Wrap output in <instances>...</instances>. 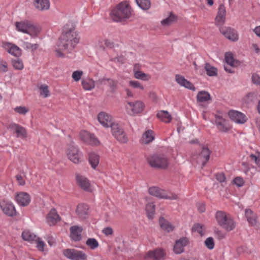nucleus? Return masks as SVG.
<instances>
[{"label":"nucleus","instance_id":"f257e3e1","mask_svg":"<svg viewBox=\"0 0 260 260\" xmlns=\"http://www.w3.org/2000/svg\"><path fill=\"white\" fill-rule=\"evenodd\" d=\"M80 38L72 25L66 24L63 27L62 33L57 42L58 49L56 50V55L64 57L61 51L71 53L79 42Z\"/></svg>","mask_w":260,"mask_h":260},{"label":"nucleus","instance_id":"f03ea898","mask_svg":"<svg viewBox=\"0 0 260 260\" xmlns=\"http://www.w3.org/2000/svg\"><path fill=\"white\" fill-rule=\"evenodd\" d=\"M132 15L131 9L126 2L119 3L110 13L113 21L120 22L129 18Z\"/></svg>","mask_w":260,"mask_h":260},{"label":"nucleus","instance_id":"7ed1b4c3","mask_svg":"<svg viewBox=\"0 0 260 260\" xmlns=\"http://www.w3.org/2000/svg\"><path fill=\"white\" fill-rule=\"evenodd\" d=\"M147 161L151 167L157 169H166L169 165V158L161 153H156L149 156Z\"/></svg>","mask_w":260,"mask_h":260},{"label":"nucleus","instance_id":"20e7f679","mask_svg":"<svg viewBox=\"0 0 260 260\" xmlns=\"http://www.w3.org/2000/svg\"><path fill=\"white\" fill-rule=\"evenodd\" d=\"M215 218L218 224L226 231H231L235 228L236 223L233 219L225 212L217 211L215 214Z\"/></svg>","mask_w":260,"mask_h":260},{"label":"nucleus","instance_id":"39448f33","mask_svg":"<svg viewBox=\"0 0 260 260\" xmlns=\"http://www.w3.org/2000/svg\"><path fill=\"white\" fill-rule=\"evenodd\" d=\"M145 107V105L143 102L137 100L135 102H127L125 109L129 115L134 116L142 113Z\"/></svg>","mask_w":260,"mask_h":260},{"label":"nucleus","instance_id":"423d86ee","mask_svg":"<svg viewBox=\"0 0 260 260\" xmlns=\"http://www.w3.org/2000/svg\"><path fill=\"white\" fill-rule=\"evenodd\" d=\"M149 193L155 197L169 200H176L177 199V196L175 194L170 193L167 194L166 191L156 186H152L149 188Z\"/></svg>","mask_w":260,"mask_h":260},{"label":"nucleus","instance_id":"0eeeda50","mask_svg":"<svg viewBox=\"0 0 260 260\" xmlns=\"http://www.w3.org/2000/svg\"><path fill=\"white\" fill-rule=\"evenodd\" d=\"M211 151L208 147H203L201 152L198 154H194L192 159L196 160L197 163L202 164V167H205L210 158Z\"/></svg>","mask_w":260,"mask_h":260},{"label":"nucleus","instance_id":"6e6552de","mask_svg":"<svg viewBox=\"0 0 260 260\" xmlns=\"http://www.w3.org/2000/svg\"><path fill=\"white\" fill-rule=\"evenodd\" d=\"M69 159L75 164H78L82 160L81 153L79 149L74 146H70L67 151Z\"/></svg>","mask_w":260,"mask_h":260},{"label":"nucleus","instance_id":"1a4fd4ad","mask_svg":"<svg viewBox=\"0 0 260 260\" xmlns=\"http://www.w3.org/2000/svg\"><path fill=\"white\" fill-rule=\"evenodd\" d=\"M80 139L85 143L91 145H97L100 142L95 136L88 132L83 130L80 133Z\"/></svg>","mask_w":260,"mask_h":260},{"label":"nucleus","instance_id":"9d476101","mask_svg":"<svg viewBox=\"0 0 260 260\" xmlns=\"http://www.w3.org/2000/svg\"><path fill=\"white\" fill-rule=\"evenodd\" d=\"M220 32L227 39L234 42L238 40L237 31L230 27L221 26L219 28Z\"/></svg>","mask_w":260,"mask_h":260},{"label":"nucleus","instance_id":"9b49d317","mask_svg":"<svg viewBox=\"0 0 260 260\" xmlns=\"http://www.w3.org/2000/svg\"><path fill=\"white\" fill-rule=\"evenodd\" d=\"M215 124L219 131L222 133L228 132L231 128L228 121L220 115L215 116Z\"/></svg>","mask_w":260,"mask_h":260},{"label":"nucleus","instance_id":"f8f14e48","mask_svg":"<svg viewBox=\"0 0 260 260\" xmlns=\"http://www.w3.org/2000/svg\"><path fill=\"white\" fill-rule=\"evenodd\" d=\"M165 251L161 248H156L153 250L148 251L145 255V259H151L152 260H161L165 256Z\"/></svg>","mask_w":260,"mask_h":260},{"label":"nucleus","instance_id":"ddd939ff","mask_svg":"<svg viewBox=\"0 0 260 260\" xmlns=\"http://www.w3.org/2000/svg\"><path fill=\"white\" fill-rule=\"evenodd\" d=\"M63 254L66 257L71 260H79V259H83L86 253L75 249H67L64 250Z\"/></svg>","mask_w":260,"mask_h":260},{"label":"nucleus","instance_id":"4468645a","mask_svg":"<svg viewBox=\"0 0 260 260\" xmlns=\"http://www.w3.org/2000/svg\"><path fill=\"white\" fill-rule=\"evenodd\" d=\"M226 10L223 4H220L218 9V12L215 18L214 22L216 25L221 27L225 21Z\"/></svg>","mask_w":260,"mask_h":260},{"label":"nucleus","instance_id":"2eb2a0df","mask_svg":"<svg viewBox=\"0 0 260 260\" xmlns=\"http://www.w3.org/2000/svg\"><path fill=\"white\" fill-rule=\"evenodd\" d=\"M228 114L230 119L237 123L243 124L247 121L245 115L238 111L230 110Z\"/></svg>","mask_w":260,"mask_h":260},{"label":"nucleus","instance_id":"dca6fc26","mask_svg":"<svg viewBox=\"0 0 260 260\" xmlns=\"http://www.w3.org/2000/svg\"><path fill=\"white\" fill-rule=\"evenodd\" d=\"M0 207L3 212L9 216H13L16 214L15 208L11 202L1 201H0Z\"/></svg>","mask_w":260,"mask_h":260},{"label":"nucleus","instance_id":"f3484780","mask_svg":"<svg viewBox=\"0 0 260 260\" xmlns=\"http://www.w3.org/2000/svg\"><path fill=\"white\" fill-rule=\"evenodd\" d=\"M189 240L186 237H182L176 240L173 250L176 254H181L184 251V248L187 245Z\"/></svg>","mask_w":260,"mask_h":260},{"label":"nucleus","instance_id":"a211bd4d","mask_svg":"<svg viewBox=\"0 0 260 260\" xmlns=\"http://www.w3.org/2000/svg\"><path fill=\"white\" fill-rule=\"evenodd\" d=\"M70 238L72 241L79 242L82 239L83 228L81 226L73 225L70 228Z\"/></svg>","mask_w":260,"mask_h":260},{"label":"nucleus","instance_id":"6ab92c4d","mask_svg":"<svg viewBox=\"0 0 260 260\" xmlns=\"http://www.w3.org/2000/svg\"><path fill=\"white\" fill-rule=\"evenodd\" d=\"M15 200L19 205L25 207L30 203V197L27 192H20L16 194Z\"/></svg>","mask_w":260,"mask_h":260},{"label":"nucleus","instance_id":"aec40b11","mask_svg":"<svg viewBox=\"0 0 260 260\" xmlns=\"http://www.w3.org/2000/svg\"><path fill=\"white\" fill-rule=\"evenodd\" d=\"M98 119L99 122L105 127H109L114 123L112 116L104 112L99 114Z\"/></svg>","mask_w":260,"mask_h":260},{"label":"nucleus","instance_id":"412c9836","mask_svg":"<svg viewBox=\"0 0 260 260\" xmlns=\"http://www.w3.org/2000/svg\"><path fill=\"white\" fill-rule=\"evenodd\" d=\"M3 47L13 56H19L21 55V49L15 44L9 42H4L3 44Z\"/></svg>","mask_w":260,"mask_h":260},{"label":"nucleus","instance_id":"4be33fe9","mask_svg":"<svg viewBox=\"0 0 260 260\" xmlns=\"http://www.w3.org/2000/svg\"><path fill=\"white\" fill-rule=\"evenodd\" d=\"M77 184L85 191H90V183L88 179L85 176L77 174L76 175Z\"/></svg>","mask_w":260,"mask_h":260},{"label":"nucleus","instance_id":"5701e85b","mask_svg":"<svg viewBox=\"0 0 260 260\" xmlns=\"http://www.w3.org/2000/svg\"><path fill=\"white\" fill-rule=\"evenodd\" d=\"M76 213L80 219H86L89 214V207L84 204H79L76 209Z\"/></svg>","mask_w":260,"mask_h":260},{"label":"nucleus","instance_id":"b1692460","mask_svg":"<svg viewBox=\"0 0 260 260\" xmlns=\"http://www.w3.org/2000/svg\"><path fill=\"white\" fill-rule=\"evenodd\" d=\"M47 222L50 225L55 224L60 220V218L54 208L51 209L46 218Z\"/></svg>","mask_w":260,"mask_h":260},{"label":"nucleus","instance_id":"393cba45","mask_svg":"<svg viewBox=\"0 0 260 260\" xmlns=\"http://www.w3.org/2000/svg\"><path fill=\"white\" fill-rule=\"evenodd\" d=\"M34 6L40 11H44L49 9L50 3L49 0H34Z\"/></svg>","mask_w":260,"mask_h":260},{"label":"nucleus","instance_id":"a878e982","mask_svg":"<svg viewBox=\"0 0 260 260\" xmlns=\"http://www.w3.org/2000/svg\"><path fill=\"white\" fill-rule=\"evenodd\" d=\"M10 127L15 131L18 138L24 139L27 137V132L25 128L21 125L16 123H12L10 125Z\"/></svg>","mask_w":260,"mask_h":260},{"label":"nucleus","instance_id":"bb28decb","mask_svg":"<svg viewBox=\"0 0 260 260\" xmlns=\"http://www.w3.org/2000/svg\"><path fill=\"white\" fill-rule=\"evenodd\" d=\"M145 210L148 218L150 219H153L155 211L154 203L152 201L148 202L146 205Z\"/></svg>","mask_w":260,"mask_h":260},{"label":"nucleus","instance_id":"cd10ccee","mask_svg":"<svg viewBox=\"0 0 260 260\" xmlns=\"http://www.w3.org/2000/svg\"><path fill=\"white\" fill-rule=\"evenodd\" d=\"M154 140V132L150 129L146 131L142 137V143L143 144H148L152 142Z\"/></svg>","mask_w":260,"mask_h":260},{"label":"nucleus","instance_id":"c85d7f7f","mask_svg":"<svg viewBox=\"0 0 260 260\" xmlns=\"http://www.w3.org/2000/svg\"><path fill=\"white\" fill-rule=\"evenodd\" d=\"M82 85L84 90H91L94 88L96 83L93 79L87 78L82 80Z\"/></svg>","mask_w":260,"mask_h":260},{"label":"nucleus","instance_id":"c756f323","mask_svg":"<svg viewBox=\"0 0 260 260\" xmlns=\"http://www.w3.org/2000/svg\"><path fill=\"white\" fill-rule=\"evenodd\" d=\"M245 216L249 224L254 225L256 223V215L250 209H247L245 211Z\"/></svg>","mask_w":260,"mask_h":260},{"label":"nucleus","instance_id":"7c9ffc66","mask_svg":"<svg viewBox=\"0 0 260 260\" xmlns=\"http://www.w3.org/2000/svg\"><path fill=\"white\" fill-rule=\"evenodd\" d=\"M40 30L41 28L39 26L34 25L29 21V25H28L26 31L27 34L32 37H36L40 33Z\"/></svg>","mask_w":260,"mask_h":260},{"label":"nucleus","instance_id":"2f4dec72","mask_svg":"<svg viewBox=\"0 0 260 260\" xmlns=\"http://www.w3.org/2000/svg\"><path fill=\"white\" fill-rule=\"evenodd\" d=\"M197 99L198 102L204 103L211 99L210 94L207 91L202 90L199 91L197 95Z\"/></svg>","mask_w":260,"mask_h":260},{"label":"nucleus","instance_id":"473e14b6","mask_svg":"<svg viewBox=\"0 0 260 260\" xmlns=\"http://www.w3.org/2000/svg\"><path fill=\"white\" fill-rule=\"evenodd\" d=\"M100 156L94 152L89 154V162L92 168L95 169L99 164Z\"/></svg>","mask_w":260,"mask_h":260},{"label":"nucleus","instance_id":"72a5a7b5","mask_svg":"<svg viewBox=\"0 0 260 260\" xmlns=\"http://www.w3.org/2000/svg\"><path fill=\"white\" fill-rule=\"evenodd\" d=\"M157 117L158 119L166 123H169L172 120L171 116L167 111L161 110L159 111L157 113Z\"/></svg>","mask_w":260,"mask_h":260},{"label":"nucleus","instance_id":"f704fd0d","mask_svg":"<svg viewBox=\"0 0 260 260\" xmlns=\"http://www.w3.org/2000/svg\"><path fill=\"white\" fill-rule=\"evenodd\" d=\"M134 76L135 78L143 81H148L150 79V75L141 71L136 70L135 68L134 69Z\"/></svg>","mask_w":260,"mask_h":260},{"label":"nucleus","instance_id":"c9c22d12","mask_svg":"<svg viewBox=\"0 0 260 260\" xmlns=\"http://www.w3.org/2000/svg\"><path fill=\"white\" fill-rule=\"evenodd\" d=\"M28 25H29L28 21L17 22L15 24L17 30L25 34H26Z\"/></svg>","mask_w":260,"mask_h":260},{"label":"nucleus","instance_id":"e433bc0d","mask_svg":"<svg viewBox=\"0 0 260 260\" xmlns=\"http://www.w3.org/2000/svg\"><path fill=\"white\" fill-rule=\"evenodd\" d=\"M159 224L162 228L165 231H166L168 232H170L172 231H173L174 228L171 225V224L168 222V221L166 220L163 217H160L159 218Z\"/></svg>","mask_w":260,"mask_h":260},{"label":"nucleus","instance_id":"4c0bfd02","mask_svg":"<svg viewBox=\"0 0 260 260\" xmlns=\"http://www.w3.org/2000/svg\"><path fill=\"white\" fill-rule=\"evenodd\" d=\"M205 69L208 76L210 77L216 76L217 75V70L208 63L205 65Z\"/></svg>","mask_w":260,"mask_h":260},{"label":"nucleus","instance_id":"58836bf2","mask_svg":"<svg viewBox=\"0 0 260 260\" xmlns=\"http://www.w3.org/2000/svg\"><path fill=\"white\" fill-rule=\"evenodd\" d=\"M21 47L26 50L33 52L38 49L39 45L38 44H31L28 42L23 41Z\"/></svg>","mask_w":260,"mask_h":260},{"label":"nucleus","instance_id":"ea45409f","mask_svg":"<svg viewBox=\"0 0 260 260\" xmlns=\"http://www.w3.org/2000/svg\"><path fill=\"white\" fill-rule=\"evenodd\" d=\"M138 6L143 10H148L151 7L150 0H136Z\"/></svg>","mask_w":260,"mask_h":260},{"label":"nucleus","instance_id":"a19ab883","mask_svg":"<svg viewBox=\"0 0 260 260\" xmlns=\"http://www.w3.org/2000/svg\"><path fill=\"white\" fill-rule=\"evenodd\" d=\"M86 245L91 249L94 250L99 246L98 240L93 238H89L86 241Z\"/></svg>","mask_w":260,"mask_h":260},{"label":"nucleus","instance_id":"79ce46f5","mask_svg":"<svg viewBox=\"0 0 260 260\" xmlns=\"http://www.w3.org/2000/svg\"><path fill=\"white\" fill-rule=\"evenodd\" d=\"M22 237L25 241H31L35 240L36 236L29 231H23L22 233Z\"/></svg>","mask_w":260,"mask_h":260},{"label":"nucleus","instance_id":"37998d69","mask_svg":"<svg viewBox=\"0 0 260 260\" xmlns=\"http://www.w3.org/2000/svg\"><path fill=\"white\" fill-rule=\"evenodd\" d=\"M109 80V78L105 77L99 79L96 82V86L98 88L104 90L105 86L108 85Z\"/></svg>","mask_w":260,"mask_h":260},{"label":"nucleus","instance_id":"c03bdc74","mask_svg":"<svg viewBox=\"0 0 260 260\" xmlns=\"http://www.w3.org/2000/svg\"><path fill=\"white\" fill-rule=\"evenodd\" d=\"M249 157L251 160L255 162L257 170L260 171V153L251 154L249 155Z\"/></svg>","mask_w":260,"mask_h":260},{"label":"nucleus","instance_id":"a18cd8bd","mask_svg":"<svg viewBox=\"0 0 260 260\" xmlns=\"http://www.w3.org/2000/svg\"><path fill=\"white\" fill-rule=\"evenodd\" d=\"M114 137L121 143H126L128 141V138L123 130L120 131V133H118Z\"/></svg>","mask_w":260,"mask_h":260},{"label":"nucleus","instance_id":"49530a36","mask_svg":"<svg viewBox=\"0 0 260 260\" xmlns=\"http://www.w3.org/2000/svg\"><path fill=\"white\" fill-rule=\"evenodd\" d=\"M176 16L175 15L171 13L168 17L162 20L161 23L162 25H169L171 24L172 22L176 21Z\"/></svg>","mask_w":260,"mask_h":260},{"label":"nucleus","instance_id":"de8ad7c7","mask_svg":"<svg viewBox=\"0 0 260 260\" xmlns=\"http://www.w3.org/2000/svg\"><path fill=\"white\" fill-rule=\"evenodd\" d=\"M39 89L40 90V94L44 98H47L50 96V92L48 90V86L46 84L41 85Z\"/></svg>","mask_w":260,"mask_h":260},{"label":"nucleus","instance_id":"09e8293b","mask_svg":"<svg viewBox=\"0 0 260 260\" xmlns=\"http://www.w3.org/2000/svg\"><path fill=\"white\" fill-rule=\"evenodd\" d=\"M110 127H111L112 133L114 137L118 133H120V131L123 130L118 123L114 122L110 126Z\"/></svg>","mask_w":260,"mask_h":260},{"label":"nucleus","instance_id":"8fccbe9b","mask_svg":"<svg viewBox=\"0 0 260 260\" xmlns=\"http://www.w3.org/2000/svg\"><path fill=\"white\" fill-rule=\"evenodd\" d=\"M13 67L16 70H22L23 69V63L22 60L17 58L12 61Z\"/></svg>","mask_w":260,"mask_h":260},{"label":"nucleus","instance_id":"3c124183","mask_svg":"<svg viewBox=\"0 0 260 260\" xmlns=\"http://www.w3.org/2000/svg\"><path fill=\"white\" fill-rule=\"evenodd\" d=\"M129 85L132 88L135 89H138L140 90L144 89V86L143 85L138 81L131 80L129 82Z\"/></svg>","mask_w":260,"mask_h":260},{"label":"nucleus","instance_id":"603ef678","mask_svg":"<svg viewBox=\"0 0 260 260\" xmlns=\"http://www.w3.org/2000/svg\"><path fill=\"white\" fill-rule=\"evenodd\" d=\"M117 81L113 79L109 78L108 85L112 92H114L117 89Z\"/></svg>","mask_w":260,"mask_h":260},{"label":"nucleus","instance_id":"864d4df0","mask_svg":"<svg viewBox=\"0 0 260 260\" xmlns=\"http://www.w3.org/2000/svg\"><path fill=\"white\" fill-rule=\"evenodd\" d=\"M225 60L226 62L231 66L234 64V59L232 53L228 52L225 54Z\"/></svg>","mask_w":260,"mask_h":260},{"label":"nucleus","instance_id":"5fc2aeb1","mask_svg":"<svg viewBox=\"0 0 260 260\" xmlns=\"http://www.w3.org/2000/svg\"><path fill=\"white\" fill-rule=\"evenodd\" d=\"M205 244L209 249H213L215 245L213 238L212 237L207 238L205 241Z\"/></svg>","mask_w":260,"mask_h":260},{"label":"nucleus","instance_id":"6e6d98bb","mask_svg":"<svg viewBox=\"0 0 260 260\" xmlns=\"http://www.w3.org/2000/svg\"><path fill=\"white\" fill-rule=\"evenodd\" d=\"M14 110L19 114L24 115L28 112L29 109L25 106H18L15 108Z\"/></svg>","mask_w":260,"mask_h":260},{"label":"nucleus","instance_id":"4d7b16f0","mask_svg":"<svg viewBox=\"0 0 260 260\" xmlns=\"http://www.w3.org/2000/svg\"><path fill=\"white\" fill-rule=\"evenodd\" d=\"M192 229L194 232H198L201 236H203L204 234L203 230V225L201 224H194L192 227Z\"/></svg>","mask_w":260,"mask_h":260},{"label":"nucleus","instance_id":"13d9d810","mask_svg":"<svg viewBox=\"0 0 260 260\" xmlns=\"http://www.w3.org/2000/svg\"><path fill=\"white\" fill-rule=\"evenodd\" d=\"M83 73L81 71H76L72 74V78L75 81H78L81 79Z\"/></svg>","mask_w":260,"mask_h":260},{"label":"nucleus","instance_id":"bf43d9fd","mask_svg":"<svg viewBox=\"0 0 260 260\" xmlns=\"http://www.w3.org/2000/svg\"><path fill=\"white\" fill-rule=\"evenodd\" d=\"M175 80L178 84L182 86L183 84L185 83L186 79L182 75L177 74L175 76Z\"/></svg>","mask_w":260,"mask_h":260},{"label":"nucleus","instance_id":"052dcab7","mask_svg":"<svg viewBox=\"0 0 260 260\" xmlns=\"http://www.w3.org/2000/svg\"><path fill=\"white\" fill-rule=\"evenodd\" d=\"M251 80L253 84L260 85V76L256 73H253L251 76Z\"/></svg>","mask_w":260,"mask_h":260},{"label":"nucleus","instance_id":"680f3d73","mask_svg":"<svg viewBox=\"0 0 260 260\" xmlns=\"http://www.w3.org/2000/svg\"><path fill=\"white\" fill-rule=\"evenodd\" d=\"M233 182L235 185H236L237 186H238L239 187L242 186L244 184L243 179L240 177H236L234 179Z\"/></svg>","mask_w":260,"mask_h":260},{"label":"nucleus","instance_id":"e2e57ef3","mask_svg":"<svg viewBox=\"0 0 260 260\" xmlns=\"http://www.w3.org/2000/svg\"><path fill=\"white\" fill-rule=\"evenodd\" d=\"M182 86L184 87L185 88L192 91L196 90V88L194 86V85L190 82L187 80L185 81V83H184Z\"/></svg>","mask_w":260,"mask_h":260},{"label":"nucleus","instance_id":"0e129e2a","mask_svg":"<svg viewBox=\"0 0 260 260\" xmlns=\"http://www.w3.org/2000/svg\"><path fill=\"white\" fill-rule=\"evenodd\" d=\"M182 86L184 87L185 88L192 91L196 90V88L194 86V85L190 82L187 80L185 81V83H184Z\"/></svg>","mask_w":260,"mask_h":260},{"label":"nucleus","instance_id":"69168bd1","mask_svg":"<svg viewBox=\"0 0 260 260\" xmlns=\"http://www.w3.org/2000/svg\"><path fill=\"white\" fill-rule=\"evenodd\" d=\"M102 233L106 236H110L113 234V231L111 227H106L103 229Z\"/></svg>","mask_w":260,"mask_h":260},{"label":"nucleus","instance_id":"338daca9","mask_svg":"<svg viewBox=\"0 0 260 260\" xmlns=\"http://www.w3.org/2000/svg\"><path fill=\"white\" fill-rule=\"evenodd\" d=\"M216 179L220 182H223L225 181V177L223 173H218L216 175Z\"/></svg>","mask_w":260,"mask_h":260},{"label":"nucleus","instance_id":"774afa93","mask_svg":"<svg viewBox=\"0 0 260 260\" xmlns=\"http://www.w3.org/2000/svg\"><path fill=\"white\" fill-rule=\"evenodd\" d=\"M0 68L4 72L8 71L7 63L5 61H0Z\"/></svg>","mask_w":260,"mask_h":260}]
</instances>
